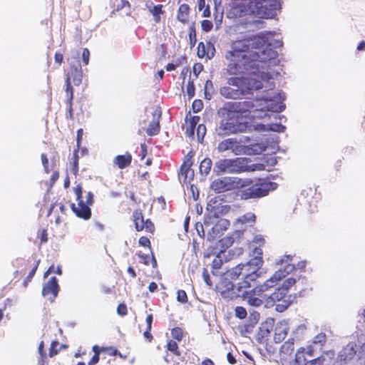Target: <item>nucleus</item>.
I'll use <instances>...</instances> for the list:
<instances>
[{
  "label": "nucleus",
  "mask_w": 365,
  "mask_h": 365,
  "mask_svg": "<svg viewBox=\"0 0 365 365\" xmlns=\"http://www.w3.org/2000/svg\"><path fill=\"white\" fill-rule=\"evenodd\" d=\"M280 47L282 41H275L272 44L268 42L264 35L235 41L231 50L225 55L229 61L226 72L235 76L247 72L246 76H232L227 78V86L220 87V94L227 99H242L253 91H259L264 86L263 81H269L279 75L274 67L279 61L277 52L271 48Z\"/></svg>",
  "instance_id": "1"
},
{
  "label": "nucleus",
  "mask_w": 365,
  "mask_h": 365,
  "mask_svg": "<svg viewBox=\"0 0 365 365\" xmlns=\"http://www.w3.org/2000/svg\"><path fill=\"white\" fill-rule=\"evenodd\" d=\"M277 184L265 179H258L256 182L250 178L222 177L217 178L211 183V189L216 193H222L235 189L239 190L241 200L261 198L267 196L269 191L274 190Z\"/></svg>",
  "instance_id": "2"
},
{
  "label": "nucleus",
  "mask_w": 365,
  "mask_h": 365,
  "mask_svg": "<svg viewBox=\"0 0 365 365\" xmlns=\"http://www.w3.org/2000/svg\"><path fill=\"white\" fill-rule=\"evenodd\" d=\"M279 9V0H232L228 15L231 18L254 16L269 19Z\"/></svg>",
  "instance_id": "3"
},
{
  "label": "nucleus",
  "mask_w": 365,
  "mask_h": 365,
  "mask_svg": "<svg viewBox=\"0 0 365 365\" xmlns=\"http://www.w3.org/2000/svg\"><path fill=\"white\" fill-rule=\"evenodd\" d=\"M286 259L282 260V263L285 261L286 264L284 268L278 269L273 275L266 280L262 284L255 287L250 291L242 292L241 290V296L247 304L252 307H259L264 303V299L267 297L264 292L267 291L269 288L274 287L277 282L280 281L282 278L285 277L287 274L291 273L294 267L288 263L291 260L290 256H286Z\"/></svg>",
  "instance_id": "4"
},
{
  "label": "nucleus",
  "mask_w": 365,
  "mask_h": 365,
  "mask_svg": "<svg viewBox=\"0 0 365 365\" xmlns=\"http://www.w3.org/2000/svg\"><path fill=\"white\" fill-rule=\"evenodd\" d=\"M248 165L246 158H236L235 159H220L214 166V172L217 175L222 173H242L254 170Z\"/></svg>",
  "instance_id": "5"
},
{
  "label": "nucleus",
  "mask_w": 365,
  "mask_h": 365,
  "mask_svg": "<svg viewBox=\"0 0 365 365\" xmlns=\"http://www.w3.org/2000/svg\"><path fill=\"white\" fill-rule=\"evenodd\" d=\"M295 297L289 294L286 288L278 287L269 296L264 299V307L271 308L275 306L278 312H284L294 302Z\"/></svg>",
  "instance_id": "6"
},
{
  "label": "nucleus",
  "mask_w": 365,
  "mask_h": 365,
  "mask_svg": "<svg viewBox=\"0 0 365 365\" xmlns=\"http://www.w3.org/2000/svg\"><path fill=\"white\" fill-rule=\"evenodd\" d=\"M69 65V70L66 74L65 81L69 79L76 86H79L83 79V70L79 60L78 51H71V56L67 58Z\"/></svg>",
  "instance_id": "7"
},
{
  "label": "nucleus",
  "mask_w": 365,
  "mask_h": 365,
  "mask_svg": "<svg viewBox=\"0 0 365 365\" xmlns=\"http://www.w3.org/2000/svg\"><path fill=\"white\" fill-rule=\"evenodd\" d=\"M244 288L240 283L235 287L232 282L227 277L222 278L216 285V292L227 302L232 301L241 296V289Z\"/></svg>",
  "instance_id": "8"
},
{
  "label": "nucleus",
  "mask_w": 365,
  "mask_h": 365,
  "mask_svg": "<svg viewBox=\"0 0 365 365\" xmlns=\"http://www.w3.org/2000/svg\"><path fill=\"white\" fill-rule=\"evenodd\" d=\"M262 257H255L247 263L242 264V267H243L244 281L241 284L244 288L250 287V282L255 280L259 277L257 272L262 267Z\"/></svg>",
  "instance_id": "9"
},
{
  "label": "nucleus",
  "mask_w": 365,
  "mask_h": 365,
  "mask_svg": "<svg viewBox=\"0 0 365 365\" xmlns=\"http://www.w3.org/2000/svg\"><path fill=\"white\" fill-rule=\"evenodd\" d=\"M93 203V194L88 192L86 196V202L83 200L78 201V205L74 203L71 205L72 211L76 215L84 220H88L91 217V210L90 206Z\"/></svg>",
  "instance_id": "10"
},
{
  "label": "nucleus",
  "mask_w": 365,
  "mask_h": 365,
  "mask_svg": "<svg viewBox=\"0 0 365 365\" xmlns=\"http://www.w3.org/2000/svg\"><path fill=\"white\" fill-rule=\"evenodd\" d=\"M255 105L252 101L245 100L242 101H232L227 103L226 106V110L227 115L237 113L242 115L251 111L257 110L258 108L255 109Z\"/></svg>",
  "instance_id": "11"
},
{
  "label": "nucleus",
  "mask_w": 365,
  "mask_h": 365,
  "mask_svg": "<svg viewBox=\"0 0 365 365\" xmlns=\"http://www.w3.org/2000/svg\"><path fill=\"white\" fill-rule=\"evenodd\" d=\"M133 221L137 232L145 230L146 232L153 234L155 231L153 222L150 219L145 220L143 212L140 209L133 211Z\"/></svg>",
  "instance_id": "12"
},
{
  "label": "nucleus",
  "mask_w": 365,
  "mask_h": 365,
  "mask_svg": "<svg viewBox=\"0 0 365 365\" xmlns=\"http://www.w3.org/2000/svg\"><path fill=\"white\" fill-rule=\"evenodd\" d=\"M59 285L56 277H51L42 289V294L50 302H53L58 296Z\"/></svg>",
  "instance_id": "13"
},
{
  "label": "nucleus",
  "mask_w": 365,
  "mask_h": 365,
  "mask_svg": "<svg viewBox=\"0 0 365 365\" xmlns=\"http://www.w3.org/2000/svg\"><path fill=\"white\" fill-rule=\"evenodd\" d=\"M219 152L232 150L236 155L245 151V147L240 144L236 138H227L219 143L217 146Z\"/></svg>",
  "instance_id": "14"
},
{
  "label": "nucleus",
  "mask_w": 365,
  "mask_h": 365,
  "mask_svg": "<svg viewBox=\"0 0 365 365\" xmlns=\"http://www.w3.org/2000/svg\"><path fill=\"white\" fill-rule=\"evenodd\" d=\"M356 347V344L354 341H350L343 347L338 356L340 362L346 364L351 361L358 354Z\"/></svg>",
  "instance_id": "15"
},
{
  "label": "nucleus",
  "mask_w": 365,
  "mask_h": 365,
  "mask_svg": "<svg viewBox=\"0 0 365 365\" xmlns=\"http://www.w3.org/2000/svg\"><path fill=\"white\" fill-rule=\"evenodd\" d=\"M243 234L242 231L236 230L231 235H227L220 239L217 244V248L219 249V253H224L227 249L233 245L235 237L240 238L243 236Z\"/></svg>",
  "instance_id": "16"
},
{
  "label": "nucleus",
  "mask_w": 365,
  "mask_h": 365,
  "mask_svg": "<svg viewBox=\"0 0 365 365\" xmlns=\"http://www.w3.org/2000/svg\"><path fill=\"white\" fill-rule=\"evenodd\" d=\"M262 103H260L262 107L259 109L262 111H271L274 113H280L285 108V105L282 102H276L275 101L263 98L260 99Z\"/></svg>",
  "instance_id": "17"
},
{
  "label": "nucleus",
  "mask_w": 365,
  "mask_h": 365,
  "mask_svg": "<svg viewBox=\"0 0 365 365\" xmlns=\"http://www.w3.org/2000/svg\"><path fill=\"white\" fill-rule=\"evenodd\" d=\"M294 349V339L289 338L281 346L279 356L284 364H286L292 358Z\"/></svg>",
  "instance_id": "18"
},
{
  "label": "nucleus",
  "mask_w": 365,
  "mask_h": 365,
  "mask_svg": "<svg viewBox=\"0 0 365 365\" xmlns=\"http://www.w3.org/2000/svg\"><path fill=\"white\" fill-rule=\"evenodd\" d=\"M73 83L69 82V79L68 81H65L66 84V89L65 93L66 96V104L67 106V114H66V118H68L70 120H73V88L72 86Z\"/></svg>",
  "instance_id": "19"
},
{
  "label": "nucleus",
  "mask_w": 365,
  "mask_h": 365,
  "mask_svg": "<svg viewBox=\"0 0 365 365\" xmlns=\"http://www.w3.org/2000/svg\"><path fill=\"white\" fill-rule=\"evenodd\" d=\"M192 165V160L187 159L180 166V178L182 179V182L185 184L190 182L194 177V172L190 168Z\"/></svg>",
  "instance_id": "20"
},
{
  "label": "nucleus",
  "mask_w": 365,
  "mask_h": 365,
  "mask_svg": "<svg viewBox=\"0 0 365 365\" xmlns=\"http://www.w3.org/2000/svg\"><path fill=\"white\" fill-rule=\"evenodd\" d=\"M215 52L214 45L210 41H207L206 43L200 41L198 43L197 53L199 58H202L206 56L208 58H212L215 55Z\"/></svg>",
  "instance_id": "21"
},
{
  "label": "nucleus",
  "mask_w": 365,
  "mask_h": 365,
  "mask_svg": "<svg viewBox=\"0 0 365 365\" xmlns=\"http://www.w3.org/2000/svg\"><path fill=\"white\" fill-rule=\"evenodd\" d=\"M132 160V155L129 152H125L123 155H116L113 160V163L119 169L123 170L131 165Z\"/></svg>",
  "instance_id": "22"
},
{
  "label": "nucleus",
  "mask_w": 365,
  "mask_h": 365,
  "mask_svg": "<svg viewBox=\"0 0 365 365\" xmlns=\"http://www.w3.org/2000/svg\"><path fill=\"white\" fill-rule=\"evenodd\" d=\"M190 7L187 4H180L177 10L176 19L183 25L188 24L190 22Z\"/></svg>",
  "instance_id": "23"
},
{
  "label": "nucleus",
  "mask_w": 365,
  "mask_h": 365,
  "mask_svg": "<svg viewBox=\"0 0 365 365\" xmlns=\"http://www.w3.org/2000/svg\"><path fill=\"white\" fill-rule=\"evenodd\" d=\"M238 125L229 120H222L219 126V132L223 135L236 133L238 131Z\"/></svg>",
  "instance_id": "24"
},
{
  "label": "nucleus",
  "mask_w": 365,
  "mask_h": 365,
  "mask_svg": "<svg viewBox=\"0 0 365 365\" xmlns=\"http://www.w3.org/2000/svg\"><path fill=\"white\" fill-rule=\"evenodd\" d=\"M307 361L305 357V348L300 347L297 349L294 358L289 360L287 365H307Z\"/></svg>",
  "instance_id": "25"
},
{
  "label": "nucleus",
  "mask_w": 365,
  "mask_h": 365,
  "mask_svg": "<svg viewBox=\"0 0 365 365\" xmlns=\"http://www.w3.org/2000/svg\"><path fill=\"white\" fill-rule=\"evenodd\" d=\"M80 149H75L73 152L71 158L69 159V170L71 173L75 176L78 174V163H79V153Z\"/></svg>",
  "instance_id": "26"
},
{
  "label": "nucleus",
  "mask_w": 365,
  "mask_h": 365,
  "mask_svg": "<svg viewBox=\"0 0 365 365\" xmlns=\"http://www.w3.org/2000/svg\"><path fill=\"white\" fill-rule=\"evenodd\" d=\"M160 116V115H159L156 120H153L152 122L150 123L146 130V133L148 135H156L159 133L160 130V125L159 123Z\"/></svg>",
  "instance_id": "27"
},
{
  "label": "nucleus",
  "mask_w": 365,
  "mask_h": 365,
  "mask_svg": "<svg viewBox=\"0 0 365 365\" xmlns=\"http://www.w3.org/2000/svg\"><path fill=\"white\" fill-rule=\"evenodd\" d=\"M165 349L167 351L171 352L173 355L176 356H180L181 355V351L179 349V346L177 341L173 339H169L167 341Z\"/></svg>",
  "instance_id": "28"
},
{
  "label": "nucleus",
  "mask_w": 365,
  "mask_h": 365,
  "mask_svg": "<svg viewBox=\"0 0 365 365\" xmlns=\"http://www.w3.org/2000/svg\"><path fill=\"white\" fill-rule=\"evenodd\" d=\"M240 274L243 275V267H242V264H237L227 272V276L230 277V280L237 279Z\"/></svg>",
  "instance_id": "29"
},
{
  "label": "nucleus",
  "mask_w": 365,
  "mask_h": 365,
  "mask_svg": "<svg viewBox=\"0 0 365 365\" xmlns=\"http://www.w3.org/2000/svg\"><path fill=\"white\" fill-rule=\"evenodd\" d=\"M163 6L162 4L155 5L154 7L150 9V14L153 16L154 21L155 23H159L161 21V15L165 13V11L163 10Z\"/></svg>",
  "instance_id": "30"
},
{
  "label": "nucleus",
  "mask_w": 365,
  "mask_h": 365,
  "mask_svg": "<svg viewBox=\"0 0 365 365\" xmlns=\"http://www.w3.org/2000/svg\"><path fill=\"white\" fill-rule=\"evenodd\" d=\"M212 163L210 158L203 159L200 164V172L205 175H208L211 170Z\"/></svg>",
  "instance_id": "31"
},
{
  "label": "nucleus",
  "mask_w": 365,
  "mask_h": 365,
  "mask_svg": "<svg viewBox=\"0 0 365 365\" xmlns=\"http://www.w3.org/2000/svg\"><path fill=\"white\" fill-rule=\"evenodd\" d=\"M138 256L143 259V263L145 265H149L150 264V260L152 261V266L153 267H157V261L155 259V257L154 255L151 252V256L149 255L143 254L140 252L138 253Z\"/></svg>",
  "instance_id": "32"
},
{
  "label": "nucleus",
  "mask_w": 365,
  "mask_h": 365,
  "mask_svg": "<svg viewBox=\"0 0 365 365\" xmlns=\"http://www.w3.org/2000/svg\"><path fill=\"white\" fill-rule=\"evenodd\" d=\"M287 334L285 329L282 327H276L274 334V340L276 343L282 341Z\"/></svg>",
  "instance_id": "33"
},
{
  "label": "nucleus",
  "mask_w": 365,
  "mask_h": 365,
  "mask_svg": "<svg viewBox=\"0 0 365 365\" xmlns=\"http://www.w3.org/2000/svg\"><path fill=\"white\" fill-rule=\"evenodd\" d=\"M215 229H220L223 233L224 231L227 230L230 225V222L228 220L225 218L219 219L217 222L214 225Z\"/></svg>",
  "instance_id": "34"
},
{
  "label": "nucleus",
  "mask_w": 365,
  "mask_h": 365,
  "mask_svg": "<svg viewBox=\"0 0 365 365\" xmlns=\"http://www.w3.org/2000/svg\"><path fill=\"white\" fill-rule=\"evenodd\" d=\"M171 336L173 337V340L177 341H181L183 339L184 334L182 328L179 327H175L171 329Z\"/></svg>",
  "instance_id": "35"
},
{
  "label": "nucleus",
  "mask_w": 365,
  "mask_h": 365,
  "mask_svg": "<svg viewBox=\"0 0 365 365\" xmlns=\"http://www.w3.org/2000/svg\"><path fill=\"white\" fill-rule=\"evenodd\" d=\"M189 41L191 48L194 47L197 42L196 29L194 24L189 26Z\"/></svg>",
  "instance_id": "36"
},
{
  "label": "nucleus",
  "mask_w": 365,
  "mask_h": 365,
  "mask_svg": "<svg viewBox=\"0 0 365 365\" xmlns=\"http://www.w3.org/2000/svg\"><path fill=\"white\" fill-rule=\"evenodd\" d=\"M222 235V232L220 229H215V225L212 226L211 230L207 233V240L208 241H214L217 237H220Z\"/></svg>",
  "instance_id": "37"
},
{
  "label": "nucleus",
  "mask_w": 365,
  "mask_h": 365,
  "mask_svg": "<svg viewBox=\"0 0 365 365\" xmlns=\"http://www.w3.org/2000/svg\"><path fill=\"white\" fill-rule=\"evenodd\" d=\"M326 334L323 332H320L314 337L312 344H319V346L322 347L326 343Z\"/></svg>",
  "instance_id": "38"
},
{
  "label": "nucleus",
  "mask_w": 365,
  "mask_h": 365,
  "mask_svg": "<svg viewBox=\"0 0 365 365\" xmlns=\"http://www.w3.org/2000/svg\"><path fill=\"white\" fill-rule=\"evenodd\" d=\"M39 262H40V260H38V261L36 262V264H34L33 268L31 269V271L29 272V273L27 275V277L24 280V287H26L28 283L30 282L32 280V279H33L34 276L35 275L36 272V270L38 269Z\"/></svg>",
  "instance_id": "39"
},
{
  "label": "nucleus",
  "mask_w": 365,
  "mask_h": 365,
  "mask_svg": "<svg viewBox=\"0 0 365 365\" xmlns=\"http://www.w3.org/2000/svg\"><path fill=\"white\" fill-rule=\"evenodd\" d=\"M256 217L253 213H247L240 217L237 221L242 224H246L249 222H255Z\"/></svg>",
  "instance_id": "40"
},
{
  "label": "nucleus",
  "mask_w": 365,
  "mask_h": 365,
  "mask_svg": "<svg viewBox=\"0 0 365 365\" xmlns=\"http://www.w3.org/2000/svg\"><path fill=\"white\" fill-rule=\"evenodd\" d=\"M223 264V261L222 259V257H220V254L218 252V254L216 255V257L213 259L212 262V272L214 273V270H217L221 268L222 265Z\"/></svg>",
  "instance_id": "41"
},
{
  "label": "nucleus",
  "mask_w": 365,
  "mask_h": 365,
  "mask_svg": "<svg viewBox=\"0 0 365 365\" xmlns=\"http://www.w3.org/2000/svg\"><path fill=\"white\" fill-rule=\"evenodd\" d=\"M186 93L189 97V98H192L195 94V88L193 83V81L190 79V78L188 80L187 88H186Z\"/></svg>",
  "instance_id": "42"
},
{
  "label": "nucleus",
  "mask_w": 365,
  "mask_h": 365,
  "mask_svg": "<svg viewBox=\"0 0 365 365\" xmlns=\"http://www.w3.org/2000/svg\"><path fill=\"white\" fill-rule=\"evenodd\" d=\"M235 316L240 319H245L247 315V310L245 309V308H244L243 307H240V306L235 307Z\"/></svg>",
  "instance_id": "43"
},
{
  "label": "nucleus",
  "mask_w": 365,
  "mask_h": 365,
  "mask_svg": "<svg viewBox=\"0 0 365 365\" xmlns=\"http://www.w3.org/2000/svg\"><path fill=\"white\" fill-rule=\"evenodd\" d=\"M58 345H59V343L56 340L53 341L51 342V346L49 348V352H48L50 357H53L58 354L59 349L57 348V346Z\"/></svg>",
  "instance_id": "44"
},
{
  "label": "nucleus",
  "mask_w": 365,
  "mask_h": 365,
  "mask_svg": "<svg viewBox=\"0 0 365 365\" xmlns=\"http://www.w3.org/2000/svg\"><path fill=\"white\" fill-rule=\"evenodd\" d=\"M93 349L94 351V354L90 359V361L88 362V365H94L97 364L99 361L100 356H99V351H98V346H94L93 347Z\"/></svg>",
  "instance_id": "45"
},
{
  "label": "nucleus",
  "mask_w": 365,
  "mask_h": 365,
  "mask_svg": "<svg viewBox=\"0 0 365 365\" xmlns=\"http://www.w3.org/2000/svg\"><path fill=\"white\" fill-rule=\"evenodd\" d=\"M296 283V279L293 277H289L283 282L280 288H286V291L289 293V289Z\"/></svg>",
  "instance_id": "46"
},
{
  "label": "nucleus",
  "mask_w": 365,
  "mask_h": 365,
  "mask_svg": "<svg viewBox=\"0 0 365 365\" xmlns=\"http://www.w3.org/2000/svg\"><path fill=\"white\" fill-rule=\"evenodd\" d=\"M41 159L42 165L43 166L44 171L46 173H49L51 172V169L49 168V163H48V159L46 154L42 153L41 155Z\"/></svg>",
  "instance_id": "47"
},
{
  "label": "nucleus",
  "mask_w": 365,
  "mask_h": 365,
  "mask_svg": "<svg viewBox=\"0 0 365 365\" xmlns=\"http://www.w3.org/2000/svg\"><path fill=\"white\" fill-rule=\"evenodd\" d=\"M177 300L181 303H186L188 300L185 291L180 289L177 292Z\"/></svg>",
  "instance_id": "48"
},
{
  "label": "nucleus",
  "mask_w": 365,
  "mask_h": 365,
  "mask_svg": "<svg viewBox=\"0 0 365 365\" xmlns=\"http://www.w3.org/2000/svg\"><path fill=\"white\" fill-rule=\"evenodd\" d=\"M201 27L202 31L209 32L212 30L213 24L211 21L205 19L201 21Z\"/></svg>",
  "instance_id": "49"
},
{
  "label": "nucleus",
  "mask_w": 365,
  "mask_h": 365,
  "mask_svg": "<svg viewBox=\"0 0 365 365\" xmlns=\"http://www.w3.org/2000/svg\"><path fill=\"white\" fill-rule=\"evenodd\" d=\"M38 237L40 239L41 243H46L48 242V232L46 229L40 230L38 232Z\"/></svg>",
  "instance_id": "50"
},
{
  "label": "nucleus",
  "mask_w": 365,
  "mask_h": 365,
  "mask_svg": "<svg viewBox=\"0 0 365 365\" xmlns=\"http://www.w3.org/2000/svg\"><path fill=\"white\" fill-rule=\"evenodd\" d=\"M117 313L121 317H125L128 314L127 305L125 303H120L117 307Z\"/></svg>",
  "instance_id": "51"
},
{
  "label": "nucleus",
  "mask_w": 365,
  "mask_h": 365,
  "mask_svg": "<svg viewBox=\"0 0 365 365\" xmlns=\"http://www.w3.org/2000/svg\"><path fill=\"white\" fill-rule=\"evenodd\" d=\"M325 358L323 356H319L316 359L310 360L307 362V365H324Z\"/></svg>",
  "instance_id": "52"
},
{
  "label": "nucleus",
  "mask_w": 365,
  "mask_h": 365,
  "mask_svg": "<svg viewBox=\"0 0 365 365\" xmlns=\"http://www.w3.org/2000/svg\"><path fill=\"white\" fill-rule=\"evenodd\" d=\"M138 243L140 246L148 247L151 250V243L147 237L143 236L139 238Z\"/></svg>",
  "instance_id": "53"
},
{
  "label": "nucleus",
  "mask_w": 365,
  "mask_h": 365,
  "mask_svg": "<svg viewBox=\"0 0 365 365\" xmlns=\"http://www.w3.org/2000/svg\"><path fill=\"white\" fill-rule=\"evenodd\" d=\"M74 192L76 194L77 201L83 200V187H82L81 185L79 184L74 187Z\"/></svg>",
  "instance_id": "54"
},
{
  "label": "nucleus",
  "mask_w": 365,
  "mask_h": 365,
  "mask_svg": "<svg viewBox=\"0 0 365 365\" xmlns=\"http://www.w3.org/2000/svg\"><path fill=\"white\" fill-rule=\"evenodd\" d=\"M200 120V118L198 115H193L190 117L189 120V124L192 132H193L196 125L199 123Z\"/></svg>",
  "instance_id": "55"
},
{
  "label": "nucleus",
  "mask_w": 365,
  "mask_h": 365,
  "mask_svg": "<svg viewBox=\"0 0 365 365\" xmlns=\"http://www.w3.org/2000/svg\"><path fill=\"white\" fill-rule=\"evenodd\" d=\"M89 60H90V51L87 48H83V53H82V61H83V65H85V66L88 65L89 63Z\"/></svg>",
  "instance_id": "56"
},
{
  "label": "nucleus",
  "mask_w": 365,
  "mask_h": 365,
  "mask_svg": "<svg viewBox=\"0 0 365 365\" xmlns=\"http://www.w3.org/2000/svg\"><path fill=\"white\" fill-rule=\"evenodd\" d=\"M192 106L194 112L197 113L203 108L202 101L201 100H195Z\"/></svg>",
  "instance_id": "57"
},
{
  "label": "nucleus",
  "mask_w": 365,
  "mask_h": 365,
  "mask_svg": "<svg viewBox=\"0 0 365 365\" xmlns=\"http://www.w3.org/2000/svg\"><path fill=\"white\" fill-rule=\"evenodd\" d=\"M202 277H203V279H204V281H205V282L206 283L207 285H208L209 287H211L212 285L211 279L210 277V274H209L208 271H207V269L206 268L203 269Z\"/></svg>",
  "instance_id": "58"
},
{
  "label": "nucleus",
  "mask_w": 365,
  "mask_h": 365,
  "mask_svg": "<svg viewBox=\"0 0 365 365\" xmlns=\"http://www.w3.org/2000/svg\"><path fill=\"white\" fill-rule=\"evenodd\" d=\"M181 65H182V62H181L180 59H178L175 62V63H168L165 68L168 71H174L177 67H178Z\"/></svg>",
  "instance_id": "59"
},
{
  "label": "nucleus",
  "mask_w": 365,
  "mask_h": 365,
  "mask_svg": "<svg viewBox=\"0 0 365 365\" xmlns=\"http://www.w3.org/2000/svg\"><path fill=\"white\" fill-rule=\"evenodd\" d=\"M82 136H83V129L80 128L77 130L76 148V149H80Z\"/></svg>",
  "instance_id": "60"
},
{
  "label": "nucleus",
  "mask_w": 365,
  "mask_h": 365,
  "mask_svg": "<svg viewBox=\"0 0 365 365\" xmlns=\"http://www.w3.org/2000/svg\"><path fill=\"white\" fill-rule=\"evenodd\" d=\"M357 356L359 359H364L365 361V342L362 343L358 351Z\"/></svg>",
  "instance_id": "61"
},
{
  "label": "nucleus",
  "mask_w": 365,
  "mask_h": 365,
  "mask_svg": "<svg viewBox=\"0 0 365 365\" xmlns=\"http://www.w3.org/2000/svg\"><path fill=\"white\" fill-rule=\"evenodd\" d=\"M143 336L147 341L151 342L153 339V336L151 334V329L146 328L145 331L143 332Z\"/></svg>",
  "instance_id": "62"
},
{
  "label": "nucleus",
  "mask_w": 365,
  "mask_h": 365,
  "mask_svg": "<svg viewBox=\"0 0 365 365\" xmlns=\"http://www.w3.org/2000/svg\"><path fill=\"white\" fill-rule=\"evenodd\" d=\"M284 128V126L282 125L281 124L275 123L270 125L269 130L276 132H283Z\"/></svg>",
  "instance_id": "63"
},
{
  "label": "nucleus",
  "mask_w": 365,
  "mask_h": 365,
  "mask_svg": "<svg viewBox=\"0 0 365 365\" xmlns=\"http://www.w3.org/2000/svg\"><path fill=\"white\" fill-rule=\"evenodd\" d=\"M205 133H206L205 126L202 124H200L197 129V135L198 138H200V136L202 138H203Z\"/></svg>",
  "instance_id": "64"
}]
</instances>
